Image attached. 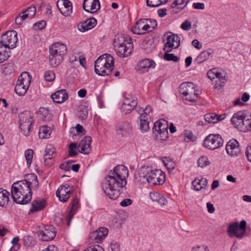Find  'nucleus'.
<instances>
[{"mask_svg": "<svg viewBox=\"0 0 251 251\" xmlns=\"http://www.w3.org/2000/svg\"><path fill=\"white\" fill-rule=\"evenodd\" d=\"M231 122L241 131L247 132L251 131V113L247 110L239 111L233 114Z\"/></svg>", "mask_w": 251, "mask_h": 251, "instance_id": "39448f33", "label": "nucleus"}, {"mask_svg": "<svg viewBox=\"0 0 251 251\" xmlns=\"http://www.w3.org/2000/svg\"><path fill=\"white\" fill-rule=\"evenodd\" d=\"M55 155V149L51 146L47 147L44 157L47 159H53Z\"/></svg>", "mask_w": 251, "mask_h": 251, "instance_id": "a19ab883", "label": "nucleus"}, {"mask_svg": "<svg viewBox=\"0 0 251 251\" xmlns=\"http://www.w3.org/2000/svg\"><path fill=\"white\" fill-rule=\"evenodd\" d=\"M246 155L248 160L251 162V145L247 146L246 150Z\"/></svg>", "mask_w": 251, "mask_h": 251, "instance_id": "774afa93", "label": "nucleus"}, {"mask_svg": "<svg viewBox=\"0 0 251 251\" xmlns=\"http://www.w3.org/2000/svg\"><path fill=\"white\" fill-rule=\"evenodd\" d=\"M226 150L227 153L230 156L238 155L241 152V148L239 143L234 139L230 140L227 143Z\"/></svg>", "mask_w": 251, "mask_h": 251, "instance_id": "aec40b11", "label": "nucleus"}, {"mask_svg": "<svg viewBox=\"0 0 251 251\" xmlns=\"http://www.w3.org/2000/svg\"><path fill=\"white\" fill-rule=\"evenodd\" d=\"M192 6L195 9L203 10L205 8V5L202 2L193 3Z\"/></svg>", "mask_w": 251, "mask_h": 251, "instance_id": "0e129e2a", "label": "nucleus"}, {"mask_svg": "<svg viewBox=\"0 0 251 251\" xmlns=\"http://www.w3.org/2000/svg\"><path fill=\"white\" fill-rule=\"evenodd\" d=\"M207 77L212 81L215 80H221L223 82L225 79V76H223L221 72H219L215 68L212 69L207 73Z\"/></svg>", "mask_w": 251, "mask_h": 251, "instance_id": "2f4dec72", "label": "nucleus"}, {"mask_svg": "<svg viewBox=\"0 0 251 251\" xmlns=\"http://www.w3.org/2000/svg\"><path fill=\"white\" fill-rule=\"evenodd\" d=\"M140 129L142 132H146L149 131L150 118H145L144 116H140Z\"/></svg>", "mask_w": 251, "mask_h": 251, "instance_id": "f704fd0d", "label": "nucleus"}, {"mask_svg": "<svg viewBox=\"0 0 251 251\" xmlns=\"http://www.w3.org/2000/svg\"><path fill=\"white\" fill-rule=\"evenodd\" d=\"M44 78L47 81H52L55 79V74L52 71H47L45 73Z\"/></svg>", "mask_w": 251, "mask_h": 251, "instance_id": "de8ad7c7", "label": "nucleus"}, {"mask_svg": "<svg viewBox=\"0 0 251 251\" xmlns=\"http://www.w3.org/2000/svg\"><path fill=\"white\" fill-rule=\"evenodd\" d=\"M19 118L21 132L24 135L28 136L30 132L31 126L33 124L30 112L26 111L21 113L19 115Z\"/></svg>", "mask_w": 251, "mask_h": 251, "instance_id": "9d476101", "label": "nucleus"}, {"mask_svg": "<svg viewBox=\"0 0 251 251\" xmlns=\"http://www.w3.org/2000/svg\"><path fill=\"white\" fill-rule=\"evenodd\" d=\"M132 129V126L128 121L118 122L115 126V129L117 134L122 137L127 136L130 134Z\"/></svg>", "mask_w": 251, "mask_h": 251, "instance_id": "dca6fc26", "label": "nucleus"}, {"mask_svg": "<svg viewBox=\"0 0 251 251\" xmlns=\"http://www.w3.org/2000/svg\"><path fill=\"white\" fill-rule=\"evenodd\" d=\"M19 241V238L18 237H15L13 238L12 243L13 244V246L10 248L9 251H17L20 248V245L18 243Z\"/></svg>", "mask_w": 251, "mask_h": 251, "instance_id": "8fccbe9b", "label": "nucleus"}, {"mask_svg": "<svg viewBox=\"0 0 251 251\" xmlns=\"http://www.w3.org/2000/svg\"><path fill=\"white\" fill-rule=\"evenodd\" d=\"M79 207L80 204L78 199L76 197L74 198L71 201V207L66 216L67 219V225L68 226H70L72 219Z\"/></svg>", "mask_w": 251, "mask_h": 251, "instance_id": "b1692460", "label": "nucleus"}, {"mask_svg": "<svg viewBox=\"0 0 251 251\" xmlns=\"http://www.w3.org/2000/svg\"><path fill=\"white\" fill-rule=\"evenodd\" d=\"M159 0H146L147 5L149 7H157L161 5Z\"/></svg>", "mask_w": 251, "mask_h": 251, "instance_id": "3c124183", "label": "nucleus"}, {"mask_svg": "<svg viewBox=\"0 0 251 251\" xmlns=\"http://www.w3.org/2000/svg\"><path fill=\"white\" fill-rule=\"evenodd\" d=\"M140 180L143 182L145 180L150 185L162 184L165 182V176L164 172L160 170H152L149 168L144 167L139 172Z\"/></svg>", "mask_w": 251, "mask_h": 251, "instance_id": "7ed1b4c3", "label": "nucleus"}, {"mask_svg": "<svg viewBox=\"0 0 251 251\" xmlns=\"http://www.w3.org/2000/svg\"><path fill=\"white\" fill-rule=\"evenodd\" d=\"M31 177L32 178V182L28 181L30 185H32L33 187H35L36 188H38V182L37 180V176L35 175H31Z\"/></svg>", "mask_w": 251, "mask_h": 251, "instance_id": "052dcab7", "label": "nucleus"}, {"mask_svg": "<svg viewBox=\"0 0 251 251\" xmlns=\"http://www.w3.org/2000/svg\"><path fill=\"white\" fill-rule=\"evenodd\" d=\"M128 169L124 165H117L109 172L103 183L104 193L111 200L117 199L126 184Z\"/></svg>", "mask_w": 251, "mask_h": 251, "instance_id": "f257e3e1", "label": "nucleus"}, {"mask_svg": "<svg viewBox=\"0 0 251 251\" xmlns=\"http://www.w3.org/2000/svg\"><path fill=\"white\" fill-rule=\"evenodd\" d=\"M91 142V137L88 136L84 137L78 144V148L80 150V152L84 154H89L92 151Z\"/></svg>", "mask_w": 251, "mask_h": 251, "instance_id": "393cba45", "label": "nucleus"}, {"mask_svg": "<svg viewBox=\"0 0 251 251\" xmlns=\"http://www.w3.org/2000/svg\"><path fill=\"white\" fill-rule=\"evenodd\" d=\"M46 25V23L45 21H40L38 22L35 23L33 25L35 29L40 30L42 29L43 28H44Z\"/></svg>", "mask_w": 251, "mask_h": 251, "instance_id": "5fc2aeb1", "label": "nucleus"}, {"mask_svg": "<svg viewBox=\"0 0 251 251\" xmlns=\"http://www.w3.org/2000/svg\"><path fill=\"white\" fill-rule=\"evenodd\" d=\"M181 28L184 30H189L191 28V23L186 20L182 23Z\"/></svg>", "mask_w": 251, "mask_h": 251, "instance_id": "680f3d73", "label": "nucleus"}, {"mask_svg": "<svg viewBox=\"0 0 251 251\" xmlns=\"http://www.w3.org/2000/svg\"><path fill=\"white\" fill-rule=\"evenodd\" d=\"M160 195L161 194L156 192H152L150 193V197L152 201L157 202Z\"/></svg>", "mask_w": 251, "mask_h": 251, "instance_id": "13d9d810", "label": "nucleus"}, {"mask_svg": "<svg viewBox=\"0 0 251 251\" xmlns=\"http://www.w3.org/2000/svg\"><path fill=\"white\" fill-rule=\"evenodd\" d=\"M160 205L163 206L165 205L168 203V201L166 200L165 198H164L161 195H160V198L158 199V200L157 201Z\"/></svg>", "mask_w": 251, "mask_h": 251, "instance_id": "338daca9", "label": "nucleus"}, {"mask_svg": "<svg viewBox=\"0 0 251 251\" xmlns=\"http://www.w3.org/2000/svg\"><path fill=\"white\" fill-rule=\"evenodd\" d=\"M98 235L99 233H98V232L96 230L95 231H94L92 232L89 235L90 239L94 241L95 243H97V241H98Z\"/></svg>", "mask_w": 251, "mask_h": 251, "instance_id": "bf43d9fd", "label": "nucleus"}, {"mask_svg": "<svg viewBox=\"0 0 251 251\" xmlns=\"http://www.w3.org/2000/svg\"><path fill=\"white\" fill-rule=\"evenodd\" d=\"M246 225L247 223L245 220L242 221L240 224L238 222L230 224L227 229L228 236L231 238L241 239L246 232Z\"/></svg>", "mask_w": 251, "mask_h": 251, "instance_id": "6e6552de", "label": "nucleus"}, {"mask_svg": "<svg viewBox=\"0 0 251 251\" xmlns=\"http://www.w3.org/2000/svg\"><path fill=\"white\" fill-rule=\"evenodd\" d=\"M214 50L212 49L207 50L201 52L195 59L194 61L198 64H200L206 61L209 57V56L214 53Z\"/></svg>", "mask_w": 251, "mask_h": 251, "instance_id": "7c9ffc66", "label": "nucleus"}, {"mask_svg": "<svg viewBox=\"0 0 251 251\" xmlns=\"http://www.w3.org/2000/svg\"><path fill=\"white\" fill-rule=\"evenodd\" d=\"M96 230L98 232V233H99V238L98 241H97V243H99L101 242L106 236L108 232V230L106 227H101Z\"/></svg>", "mask_w": 251, "mask_h": 251, "instance_id": "58836bf2", "label": "nucleus"}, {"mask_svg": "<svg viewBox=\"0 0 251 251\" xmlns=\"http://www.w3.org/2000/svg\"><path fill=\"white\" fill-rule=\"evenodd\" d=\"M152 108L150 105H148L145 107V109H143L144 113L141 114L140 116H144L145 118L150 119L151 116H150L149 114L152 111Z\"/></svg>", "mask_w": 251, "mask_h": 251, "instance_id": "6e6d98bb", "label": "nucleus"}, {"mask_svg": "<svg viewBox=\"0 0 251 251\" xmlns=\"http://www.w3.org/2000/svg\"><path fill=\"white\" fill-rule=\"evenodd\" d=\"M77 147L78 148V145L76 143H71L70 144L69 146V156L74 157L77 154V152L75 151Z\"/></svg>", "mask_w": 251, "mask_h": 251, "instance_id": "a18cd8bd", "label": "nucleus"}, {"mask_svg": "<svg viewBox=\"0 0 251 251\" xmlns=\"http://www.w3.org/2000/svg\"><path fill=\"white\" fill-rule=\"evenodd\" d=\"M208 180L206 178H201V179L196 178L192 182V187L194 190L200 191L202 189H206L207 185Z\"/></svg>", "mask_w": 251, "mask_h": 251, "instance_id": "72a5a7b5", "label": "nucleus"}, {"mask_svg": "<svg viewBox=\"0 0 251 251\" xmlns=\"http://www.w3.org/2000/svg\"><path fill=\"white\" fill-rule=\"evenodd\" d=\"M179 92L186 100L193 102L197 100L198 94L195 89V85L192 82H185L179 86Z\"/></svg>", "mask_w": 251, "mask_h": 251, "instance_id": "0eeeda50", "label": "nucleus"}, {"mask_svg": "<svg viewBox=\"0 0 251 251\" xmlns=\"http://www.w3.org/2000/svg\"><path fill=\"white\" fill-rule=\"evenodd\" d=\"M198 166L201 168H204L210 164V161L207 157L201 156L198 161Z\"/></svg>", "mask_w": 251, "mask_h": 251, "instance_id": "c03bdc74", "label": "nucleus"}, {"mask_svg": "<svg viewBox=\"0 0 251 251\" xmlns=\"http://www.w3.org/2000/svg\"><path fill=\"white\" fill-rule=\"evenodd\" d=\"M189 0H173L170 9L175 13H178L186 7Z\"/></svg>", "mask_w": 251, "mask_h": 251, "instance_id": "bb28decb", "label": "nucleus"}, {"mask_svg": "<svg viewBox=\"0 0 251 251\" xmlns=\"http://www.w3.org/2000/svg\"><path fill=\"white\" fill-rule=\"evenodd\" d=\"M34 151L32 149H28L25 152V156L26 161V164L28 167H29L32 162L33 156Z\"/></svg>", "mask_w": 251, "mask_h": 251, "instance_id": "79ce46f5", "label": "nucleus"}, {"mask_svg": "<svg viewBox=\"0 0 251 251\" xmlns=\"http://www.w3.org/2000/svg\"><path fill=\"white\" fill-rule=\"evenodd\" d=\"M72 187L69 184L60 186L56 192V196L59 201L63 202H66L70 197Z\"/></svg>", "mask_w": 251, "mask_h": 251, "instance_id": "f3484780", "label": "nucleus"}, {"mask_svg": "<svg viewBox=\"0 0 251 251\" xmlns=\"http://www.w3.org/2000/svg\"><path fill=\"white\" fill-rule=\"evenodd\" d=\"M53 101L57 103H61L68 98V95L65 90H60L56 91L51 95Z\"/></svg>", "mask_w": 251, "mask_h": 251, "instance_id": "c85d7f7f", "label": "nucleus"}, {"mask_svg": "<svg viewBox=\"0 0 251 251\" xmlns=\"http://www.w3.org/2000/svg\"><path fill=\"white\" fill-rule=\"evenodd\" d=\"M11 196L15 202L25 204L30 201L32 192L30 184L26 180L14 182L11 186Z\"/></svg>", "mask_w": 251, "mask_h": 251, "instance_id": "f03ea898", "label": "nucleus"}, {"mask_svg": "<svg viewBox=\"0 0 251 251\" xmlns=\"http://www.w3.org/2000/svg\"><path fill=\"white\" fill-rule=\"evenodd\" d=\"M169 52H165L164 58L165 60L170 61H172L175 62H177L179 61V58L174 54L169 53Z\"/></svg>", "mask_w": 251, "mask_h": 251, "instance_id": "49530a36", "label": "nucleus"}, {"mask_svg": "<svg viewBox=\"0 0 251 251\" xmlns=\"http://www.w3.org/2000/svg\"><path fill=\"white\" fill-rule=\"evenodd\" d=\"M215 84L214 86V90L215 91L219 90L222 89L224 87V84L226 82V79L224 80V81L223 82L221 80H215Z\"/></svg>", "mask_w": 251, "mask_h": 251, "instance_id": "864d4df0", "label": "nucleus"}, {"mask_svg": "<svg viewBox=\"0 0 251 251\" xmlns=\"http://www.w3.org/2000/svg\"><path fill=\"white\" fill-rule=\"evenodd\" d=\"M131 39L126 40L123 35H120L114 41V47L117 54L122 57H127L132 51Z\"/></svg>", "mask_w": 251, "mask_h": 251, "instance_id": "423d86ee", "label": "nucleus"}, {"mask_svg": "<svg viewBox=\"0 0 251 251\" xmlns=\"http://www.w3.org/2000/svg\"><path fill=\"white\" fill-rule=\"evenodd\" d=\"M10 51H7L3 47L0 45V63L4 62L10 57Z\"/></svg>", "mask_w": 251, "mask_h": 251, "instance_id": "ea45409f", "label": "nucleus"}, {"mask_svg": "<svg viewBox=\"0 0 251 251\" xmlns=\"http://www.w3.org/2000/svg\"><path fill=\"white\" fill-rule=\"evenodd\" d=\"M64 56L57 55L55 56L51 54L49 55V62L50 66L52 67H56L60 64L63 60Z\"/></svg>", "mask_w": 251, "mask_h": 251, "instance_id": "c9c22d12", "label": "nucleus"}, {"mask_svg": "<svg viewBox=\"0 0 251 251\" xmlns=\"http://www.w3.org/2000/svg\"><path fill=\"white\" fill-rule=\"evenodd\" d=\"M83 9L87 12L94 14L100 9L99 0H84Z\"/></svg>", "mask_w": 251, "mask_h": 251, "instance_id": "412c9836", "label": "nucleus"}, {"mask_svg": "<svg viewBox=\"0 0 251 251\" xmlns=\"http://www.w3.org/2000/svg\"><path fill=\"white\" fill-rule=\"evenodd\" d=\"M46 205V201L44 199L34 200L32 202V207L30 209L28 214L40 211L43 209Z\"/></svg>", "mask_w": 251, "mask_h": 251, "instance_id": "c756f323", "label": "nucleus"}, {"mask_svg": "<svg viewBox=\"0 0 251 251\" xmlns=\"http://www.w3.org/2000/svg\"><path fill=\"white\" fill-rule=\"evenodd\" d=\"M132 204V200L130 199H126L120 202V205L122 207H126Z\"/></svg>", "mask_w": 251, "mask_h": 251, "instance_id": "69168bd1", "label": "nucleus"}, {"mask_svg": "<svg viewBox=\"0 0 251 251\" xmlns=\"http://www.w3.org/2000/svg\"><path fill=\"white\" fill-rule=\"evenodd\" d=\"M114 59L109 54L100 56L95 62V73L99 75H110L114 68Z\"/></svg>", "mask_w": 251, "mask_h": 251, "instance_id": "20e7f679", "label": "nucleus"}, {"mask_svg": "<svg viewBox=\"0 0 251 251\" xmlns=\"http://www.w3.org/2000/svg\"><path fill=\"white\" fill-rule=\"evenodd\" d=\"M224 141L219 134H209L204 139L203 146L210 150H215L223 146Z\"/></svg>", "mask_w": 251, "mask_h": 251, "instance_id": "f8f14e48", "label": "nucleus"}, {"mask_svg": "<svg viewBox=\"0 0 251 251\" xmlns=\"http://www.w3.org/2000/svg\"><path fill=\"white\" fill-rule=\"evenodd\" d=\"M17 42V32L15 30L7 31L1 36L0 45L5 50H11L16 47Z\"/></svg>", "mask_w": 251, "mask_h": 251, "instance_id": "1a4fd4ad", "label": "nucleus"}, {"mask_svg": "<svg viewBox=\"0 0 251 251\" xmlns=\"http://www.w3.org/2000/svg\"><path fill=\"white\" fill-rule=\"evenodd\" d=\"M50 134V128L46 126H42L40 127L39 130V136L41 139H45L49 137Z\"/></svg>", "mask_w": 251, "mask_h": 251, "instance_id": "4c0bfd02", "label": "nucleus"}, {"mask_svg": "<svg viewBox=\"0 0 251 251\" xmlns=\"http://www.w3.org/2000/svg\"><path fill=\"white\" fill-rule=\"evenodd\" d=\"M155 65V62L152 60L145 59L138 63L137 70L140 73L147 72L149 68H154Z\"/></svg>", "mask_w": 251, "mask_h": 251, "instance_id": "cd10ccee", "label": "nucleus"}, {"mask_svg": "<svg viewBox=\"0 0 251 251\" xmlns=\"http://www.w3.org/2000/svg\"><path fill=\"white\" fill-rule=\"evenodd\" d=\"M66 46L61 43H56L50 46L49 48L50 54L57 56H64L67 52Z\"/></svg>", "mask_w": 251, "mask_h": 251, "instance_id": "5701e85b", "label": "nucleus"}, {"mask_svg": "<svg viewBox=\"0 0 251 251\" xmlns=\"http://www.w3.org/2000/svg\"><path fill=\"white\" fill-rule=\"evenodd\" d=\"M217 115L215 113H207L204 116V120L208 123H216L218 122Z\"/></svg>", "mask_w": 251, "mask_h": 251, "instance_id": "37998d69", "label": "nucleus"}, {"mask_svg": "<svg viewBox=\"0 0 251 251\" xmlns=\"http://www.w3.org/2000/svg\"><path fill=\"white\" fill-rule=\"evenodd\" d=\"M124 97V99L121 108L125 114H128L137 106V99L134 96L127 94H125Z\"/></svg>", "mask_w": 251, "mask_h": 251, "instance_id": "ddd939ff", "label": "nucleus"}, {"mask_svg": "<svg viewBox=\"0 0 251 251\" xmlns=\"http://www.w3.org/2000/svg\"><path fill=\"white\" fill-rule=\"evenodd\" d=\"M97 20L93 18H90L83 22L79 23L77 25V28L79 31L84 32L94 28L97 25Z\"/></svg>", "mask_w": 251, "mask_h": 251, "instance_id": "a878e982", "label": "nucleus"}, {"mask_svg": "<svg viewBox=\"0 0 251 251\" xmlns=\"http://www.w3.org/2000/svg\"><path fill=\"white\" fill-rule=\"evenodd\" d=\"M57 6L60 13L64 16H71L73 13V5L69 0H60Z\"/></svg>", "mask_w": 251, "mask_h": 251, "instance_id": "a211bd4d", "label": "nucleus"}, {"mask_svg": "<svg viewBox=\"0 0 251 251\" xmlns=\"http://www.w3.org/2000/svg\"><path fill=\"white\" fill-rule=\"evenodd\" d=\"M153 128L158 132L162 138L167 137L168 125L167 121L160 119L154 123Z\"/></svg>", "mask_w": 251, "mask_h": 251, "instance_id": "4be33fe9", "label": "nucleus"}, {"mask_svg": "<svg viewBox=\"0 0 251 251\" xmlns=\"http://www.w3.org/2000/svg\"><path fill=\"white\" fill-rule=\"evenodd\" d=\"M110 245V248L112 251H120V245L118 242L112 241Z\"/></svg>", "mask_w": 251, "mask_h": 251, "instance_id": "4d7b16f0", "label": "nucleus"}, {"mask_svg": "<svg viewBox=\"0 0 251 251\" xmlns=\"http://www.w3.org/2000/svg\"><path fill=\"white\" fill-rule=\"evenodd\" d=\"M180 38L178 36L175 35L172 33L167 35L166 42L163 50L165 52H170L173 48L176 49L180 45Z\"/></svg>", "mask_w": 251, "mask_h": 251, "instance_id": "4468645a", "label": "nucleus"}, {"mask_svg": "<svg viewBox=\"0 0 251 251\" xmlns=\"http://www.w3.org/2000/svg\"><path fill=\"white\" fill-rule=\"evenodd\" d=\"M36 9L35 6L28 7L24 12L28 15V18L32 19L35 15Z\"/></svg>", "mask_w": 251, "mask_h": 251, "instance_id": "09e8293b", "label": "nucleus"}, {"mask_svg": "<svg viewBox=\"0 0 251 251\" xmlns=\"http://www.w3.org/2000/svg\"><path fill=\"white\" fill-rule=\"evenodd\" d=\"M191 251H209L207 246L201 245L192 249Z\"/></svg>", "mask_w": 251, "mask_h": 251, "instance_id": "e2e57ef3", "label": "nucleus"}, {"mask_svg": "<svg viewBox=\"0 0 251 251\" xmlns=\"http://www.w3.org/2000/svg\"><path fill=\"white\" fill-rule=\"evenodd\" d=\"M30 82L28 74L26 72L22 73L19 77L15 87V91L19 96H24L26 92Z\"/></svg>", "mask_w": 251, "mask_h": 251, "instance_id": "9b49d317", "label": "nucleus"}, {"mask_svg": "<svg viewBox=\"0 0 251 251\" xmlns=\"http://www.w3.org/2000/svg\"><path fill=\"white\" fill-rule=\"evenodd\" d=\"M10 194L6 190L0 188V206L6 207L9 201V197Z\"/></svg>", "mask_w": 251, "mask_h": 251, "instance_id": "473e14b6", "label": "nucleus"}, {"mask_svg": "<svg viewBox=\"0 0 251 251\" xmlns=\"http://www.w3.org/2000/svg\"><path fill=\"white\" fill-rule=\"evenodd\" d=\"M162 161L164 165L170 172L175 169L176 164L172 159L168 157H164L162 158Z\"/></svg>", "mask_w": 251, "mask_h": 251, "instance_id": "e433bc0d", "label": "nucleus"}, {"mask_svg": "<svg viewBox=\"0 0 251 251\" xmlns=\"http://www.w3.org/2000/svg\"><path fill=\"white\" fill-rule=\"evenodd\" d=\"M150 24L148 19H140L135 24L132 28V32L136 34H144L150 32Z\"/></svg>", "mask_w": 251, "mask_h": 251, "instance_id": "2eb2a0df", "label": "nucleus"}, {"mask_svg": "<svg viewBox=\"0 0 251 251\" xmlns=\"http://www.w3.org/2000/svg\"><path fill=\"white\" fill-rule=\"evenodd\" d=\"M56 234V232L53 226L47 225L45 226L44 230L40 231L39 236L41 237L42 240L48 241L53 239Z\"/></svg>", "mask_w": 251, "mask_h": 251, "instance_id": "6ab92c4d", "label": "nucleus"}, {"mask_svg": "<svg viewBox=\"0 0 251 251\" xmlns=\"http://www.w3.org/2000/svg\"><path fill=\"white\" fill-rule=\"evenodd\" d=\"M83 251H104V249L99 245H92L85 249Z\"/></svg>", "mask_w": 251, "mask_h": 251, "instance_id": "603ef678", "label": "nucleus"}]
</instances>
